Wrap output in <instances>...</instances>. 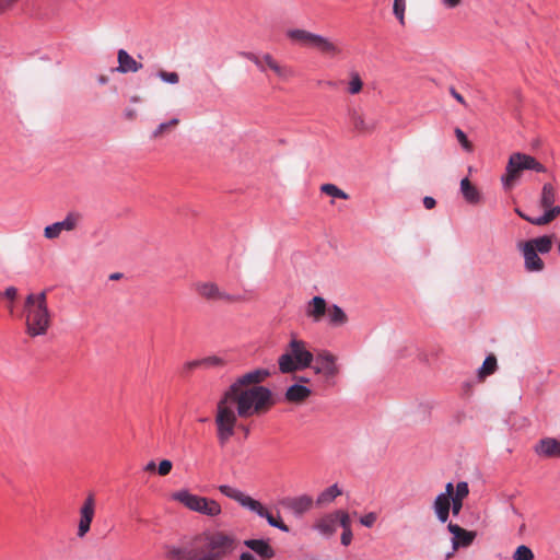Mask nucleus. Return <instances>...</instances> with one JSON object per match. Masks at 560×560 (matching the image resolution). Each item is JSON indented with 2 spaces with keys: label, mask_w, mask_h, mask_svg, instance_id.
Returning a JSON list of instances; mask_svg holds the SVG:
<instances>
[{
  "label": "nucleus",
  "mask_w": 560,
  "mask_h": 560,
  "mask_svg": "<svg viewBox=\"0 0 560 560\" xmlns=\"http://www.w3.org/2000/svg\"><path fill=\"white\" fill-rule=\"evenodd\" d=\"M320 191L323 194H325L327 196H331L334 198H340V199L349 198V195L347 192H345L343 190H341L334 184H323L320 186Z\"/></svg>",
  "instance_id": "473e14b6"
},
{
  "label": "nucleus",
  "mask_w": 560,
  "mask_h": 560,
  "mask_svg": "<svg viewBox=\"0 0 560 560\" xmlns=\"http://www.w3.org/2000/svg\"><path fill=\"white\" fill-rule=\"evenodd\" d=\"M514 560H533L534 553L533 551L525 545H521L516 548L514 555Z\"/></svg>",
  "instance_id": "e433bc0d"
},
{
  "label": "nucleus",
  "mask_w": 560,
  "mask_h": 560,
  "mask_svg": "<svg viewBox=\"0 0 560 560\" xmlns=\"http://www.w3.org/2000/svg\"><path fill=\"white\" fill-rule=\"evenodd\" d=\"M337 526L340 525L342 530L351 529V518L347 511L336 510Z\"/></svg>",
  "instance_id": "c9c22d12"
},
{
  "label": "nucleus",
  "mask_w": 560,
  "mask_h": 560,
  "mask_svg": "<svg viewBox=\"0 0 560 560\" xmlns=\"http://www.w3.org/2000/svg\"><path fill=\"white\" fill-rule=\"evenodd\" d=\"M125 117L128 119V120H133L136 119L137 117V110L133 109V108H127L125 110Z\"/></svg>",
  "instance_id": "5fc2aeb1"
},
{
  "label": "nucleus",
  "mask_w": 560,
  "mask_h": 560,
  "mask_svg": "<svg viewBox=\"0 0 560 560\" xmlns=\"http://www.w3.org/2000/svg\"><path fill=\"white\" fill-rule=\"evenodd\" d=\"M118 71L126 72H137L142 68V65L137 62L126 50L120 49L118 51Z\"/></svg>",
  "instance_id": "4be33fe9"
},
{
  "label": "nucleus",
  "mask_w": 560,
  "mask_h": 560,
  "mask_svg": "<svg viewBox=\"0 0 560 560\" xmlns=\"http://www.w3.org/2000/svg\"><path fill=\"white\" fill-rule=\"evenodd\" d=\"M353 539L352 529L342 530L340 541L343 546H349Z\"/></svg>",
  "instance_id": "a18cd8bd"
},
{
  "label": "nucleus",
  "mask_w": 560,
  "mask_h": 560,
  "mask_svg": "<svg viewBox=\"0 0 560 560\" xmlns=\"http://www.w3.org/2000/svg\"><path fill=\"white\" fill-rule=\"evenodd\" d=\"M455 488L452 482L446 483L445 491L440 493L439 495H444L446 499L451 500L454 495Z\"/></svg>",
  "instance_id": "8fccbe9b"
},
{
  "label": "nucleus",
  "mask_w": 560,
  "mask_h": 560,
  "mask_svg": "<svg viewBox=\"0 0 560 560\" xmlns=\"http://www.w3.org/2000/svg\"><path fill=\"white\" fill-rule=\"evenodd\" d=\"M237 546L234 535L215 532L207 537L206 548L198 550L192 547L174 549L172 556L178 560H222L232 553Z\"/></svg>",
  "instance_id": "f03ea898"
},
{
  "label": "nucleus",
  "mask_w": 560,
  "mask_h": 560,
  "mask_svg": "<svg viewBox=\"0 0 560 560\" xmlns=\"http://www.w3.org/2000/svg\"><path fill=\"white\" fill-rule=\"evenodd\" d=\"M497 370V358L493 354H490L486 358L482 363V366L479 370V376L481 378L491 375Z\"/></svg>",
  "instance_id": "2f4dec72"
},
{
  "label": "nucleus",
  "mask_w": 560,
  "mask_h": 560,
  "mask_svg": "<svg viewBox=\"0 0 560 560\" xmlns=\"http://www.w3.org/2000/svg\"><path fill=\"white\" fill-rule=\"evenodd\" d=\"M179 124L178 118H172L168 121L160 124L152 132L151 138L153 140L161 139L166 133H170L172 130H174Z\"/></svg>",
  "instance_id": "7c9ffc66"
},
{
  "label": "nucleus",
  "mask_w": 560,
  "mask_h": 560,
  "mask_svg": "<svg viewBox=\"0 0 560 560\" xmlns=\"http://www.w3.org/2000/svg\"><path fill=\"white\" fill-rule=\"evenodd\" d=\"M469 494L468 483L460 481L456 485L453 498L464 501Z\"/></svg>",
  "instance_id": "58836bf2"
},
{
  "label": "nucleus",
  "mask_w": 560,
  "mask_h": 560,
  "mask_svg": "<svg viewBox=\"0 0 560 560\" xmlns=\"http://www.w3.org/2000/svg\"><path fill=\"white\" fill-rule=\"evenodd\" d=\"M450 93L457 102H459L463 105H466L464 97L454 88L450 89Z\"/></svg>",
  "instance_id": "864d4df0"
},
{
  "label": "nucleus",
  "mask_w": 560,
  "mask_h": 560,
  "mask_svg": "<svg viewBox=\"0 0 560 560\" xmlns=\"http://www.w3.org/2000/svg\"><path fill=\"white\" fill-rule=\"evenodd\" d=\"M280 503L283 508L290 510L295 515L301 516L312 509L313 499L307 494H303L294 498H284Z\"/></svg>",
  "instance_id": "2eb2a0df"
},
{
  "label": "nucleus",
  "mask_w": 560,
  "mask_h": 560,
  "mask_svg": "<svg viewBox=\"0 0 560 560\" xmlns=\"http://www.w3.org/2000/svg\"><path fill=\"white\" fill-rule=\"evenodd\" d=\"M172 499L179 502L188 510L209 517H215L222 513V508L219 502L211 498L192 494L188 490L174 492Z\"/></svg>",
  "instance_id": "0eeeda50"
},
{
  "label": "nucleus",
  "mask_w": 560,
  "mask_h": 560,
  "mask_svg": "<svg viewBox=\"0 0 560 560\" xmlns=\"http://www.w3.org/2000/svg\"><path fill=\"white\" fill-rule=\"evenodd\" d=\"M95 514V497L90 493L80 509V521L78 525V537L83 538L90 530Z\"/></svg>",
  "instance_id": "ddd939ff"
},
{
  "label": "nucleus",
  "mask_w": 560,
  "mask_h": 560,
  "mask_svg": "<svg viewBox=\"0 0 560 560\" xmlns=\"http://www.w3.org/2000/svg\"><path fill=\"white\" fill-rule=\"evenodd\" d=\"M518 247L523 253L525 260V269L529 272H539L544 270L545 264L542 259L538 256V253L534 250L532 245L520 243Z\"/></svg>",
  "instance_id": "f3484780"
},
{
  "label": "nucleus",
  "mask_w": 560,
  "mask_h": 560,
  "mask_svg": "<svg viewBox=\"0 0 560 560\" xmlns=\"http://www.w3.org/2000/svg\"><path fill=\"white\" fill-rule=\"evenodd\" d=\"M527 170L538 173H545L547 171L546 167L532 155L520 152L511 154L506 165V174L502 178L504 187L511 188L520 178L521 173Z\"/></svg>",
  "instance_id": "6e6552de"
},
{
  "label": "nucleus",
  "mask_w": 560,
  "mask_h": 560,
  "mask_svg": "<svg viewBox=\"0 0 560 560\" xmlns=\"http://www.w3.org/2000/svg\"><path fill=\"white\" fill-rule=\"evenodd\" d=\"M433 511L441 523H446L451 511V500L444 495H438L433 502Z\"/></svg>",
  "instance_id": "b1692460"
},
{
  "label": "nucleus",
  "mask_w": 560,
  "mask_h": 560,
  "mask_svg": "<svg viewBox=\"0 0 560 560\" xmlns=\"http://www.w3.org/2000/svg\"><path fill=\"white\" fill-rule=\"evenodd\" d=\"M349 118L353 130L362 136L372 135L377 127L376 120L368 118L362 112L354 108L349 110Z\"/></svg>",
  "instance_id": "4468645a"
},
{
  "label": "nucleus",
  "mask_w": 560,
  "mask_h": 560,
  "mask_svg": "<svg viewBox=\"0 0 560 560\" xmlns=\"http://www.w3.org/2000/svg\"><path fill=\"white\" fill-rule=\"evenodd\" d=\"M435 205H436V201L434 198L429 197V196L423 198V206L425 207V209L431 210L435 207Z\"/></svg>",
  "instance_id": "603ef678"
},
{
  "label": "nucleus",
  "mask_w": 560,
  "mask_h": 560,
  "mask_svg": "<svg viewBox=\"0 0 560 560\" xmlns=\"http://www.w3.org/2000/svg\"><path fill=\"white\" fill-rule=\"evenodd\" d=\"M406 0H394L393 11L400 24H405Z\"/></svg>",
  "instance_id": "4c0bfd02"
},
{
  "label": "nucleus",
  "mask_w": 560,
  "mask_h": 560,
  "mask_svg": "<svg viewBox=\"0 0 560 560\" xmlns=\"http://www.w3.org/2000/svg\"><path fill=\"white\" fill-rule=\"evenodd\" d=\"M300 381H302V382H308V380H307V378H301Z\"/></svg>",
  "instance_id": "69168bd1"
},
{
  "label": "nucleus",
  "mask_w": 560,
  "mask_h": 560,
  "mask_svg": "<svg viewBox=\"0 0 560 560\" xmlns=\"http://www.w3.org/2000/svg\"><path fill=\"white\" fill-rule=\"evenodd\" d=\"M314 354L310 351L307 343L292 337L287 350L278 359L279 370L281 373H294L312 366Z\"/></svg>",
  "instance_id": "20e7f679"
},
{
  "label": "nucleus",
  "mask_w": 560,
  "mask_h": 560,
  "mask_svg": "<svg viewBox=\"0 0 560 560\" xmlns=\"http://www.w3.org/2000/svg\"><path fill=\"white\" fill-rule=\"evenodd\" d=\"M447 529L453 535L452 546L454 550L462 547H469L476 537L475 532L466 530L457 524L450 523Z\"/></svg>",
  "instance_id": "dca6fc26"
},
{
  "label": "nucleus",
  "mask_w": 560,
  "mask_h": 560,
  "mask_svg": "<svg viewBox=\"0 0 560 560\" xmlns=\"http://www.w3.org/2000/svg\"><path fill=\"white\" fill-rule=\"evenodd\" d=\"M172 462L168 460V459H163L160 464H159V468H158V471L161 476H166L171 472L172 470Z\"/></svg>",
  "instance_id": "37998d69"
},
{
  "label": "nucleus",
  "mask_w": 560,
  "mask_h": 560,
  "mask_svg": "<svg viewBox=\"0 0 560 560\" xmlns=\"http://www.w3.org/2000/svg\"><path fill=\"white\" fill-rule=\"evenodd\" d=\"M197 368H202V364H201V359L200 360H194V361H189V362H186L184 364V370L187 371V372H190Z\"/></svg>",
  "instance_id": "de8ad7c7"
},
{
  "label": "nucleus",
  "mask_w": 560,
  "mask_h": 560,
  "mask_svg": "<svg viewBox=\"0 0 560 560\" xmlns=\"http://www.w3.org/2000/svg\"><path fill=\"white\" fill-rule=\"evenodd\" d=\"M327 302L322 296H314L311 299L305 306V315L314 323H318L323 319L327 312Z\"/></svg>",
  "instance_id": "aec40b11"
},
{
  "label": "nucleus",
  "mask_w": 560,
  "mask_h": 560,
  "mask_svg": "<svg viewBox=\"0 0 560 560\" xmlns=\"http://www.w3.org/2000/svg\"><path fill=\"white\" fill-rule=\"evenodd\" d=\"M534 451L541 457L560 458V442L553 438H544L535 445Z\"/></svg>",
  "instance_id": "6ab92c4d"
},
{
  "label": "nucleus",
  "mask_w": 560,
  "mask_h": 560,
  "mask_svg": "<svg viewBox=\"0 0 560 560\" xmlns=\"http://www.w3.org/2000/svg\"><path fill=\"white\" fill-rule=\"evenodd\" d=\"M326 315L328 316L329 324L332 326H342L348 322L347 314L336 304L327 307Z\"/></svg>",
  "instance_id": "cd10ccee"
},
{
  "label": "nucleus",
  "mask_w": 560,
  "mask_h": 560,
  "mask_svg": "<svg viewBox=\"0 0 560 560\" xmlns=\"http://www.w3.org/2000/svg\"><path fill=\"white\" fill-rule=\"evenodd\" d=\"M82 220L78 212H69L62 221L55 222L44 229V236L47 240H56L62 232L74 231Z\"/></svg>",
  "instance_id": "f8f14e48"
},
{
  "label": "nucleus",
  "mask_w": 560,
  "mask_h": 560,
  "mask_svg": "<svg viewBox=\"0 0 560 560\" xmlns=\"http://www.w3.org/2000/svg\"><path fill=\"white\" fill-rule=\"evenodd\" d=\"M195 293L208 303L233 304L243 301L241 295L230 294L214 281H197L192 284Z\"/></svg>",
  "instance_id": "1a4fd4ad"
},
{
  "label": "nucleus",
  "mask_w": 560,
  "mask_h": 560,
  "mask_svg": "<svg viewBox=\"0 0 560 560\" xmlns=\"http://www.w3.org/2000/svg\"><path fill=\"white\" fill-rule=\"evenodd\" d=\"M517 214L525 220L527 218L524 212H521L520 210H516Z\"/></svg>",
  "instance_id": "e2e57ef3"
},
{
  "label": "nucleus",
  "mask_w": 560,
  "mask_h": 560,
  "mask_svg": "<svg viewBox=\"0 0 560 560\" xmlns=\"http://www.w3.org/2000/svg\"><path fill=\"white\" fill-rule=\"evenodd\" d=\"M243 56L252 61L260 72L266 73L267 70H270L282 81H289L295 74L294 70L290 66L281 65L269 52L261 55L244 52Z\"/></svg>",
  "instance_id": "9d476101"
},
{
  "label": "nucleus",
  "mask_w": 560,
  "mask_h": 560,
  "mask_svg": "<svg viewBox=\"0 0 560 560\" xmlns=\"http://www.w3.org/2000/svg\"><path fill=\"white\" fill-rule=\"evenodd\" d=\"M14 0H0V10L12 3Z\"/></svg>",
  "instance_id": "13d9d810"
},
{
  "label": "nucleus",
  "mask_w": 560,
  "mask_h": 560,
  "mask_svg": "<svg viewBox=\"0 0 560 560\" xmlns=\"http://www.w3.org/2000/svg\"><path fill=\"white\" fill-rule=\"evenodd\" d=\"M131 101H132L133 103L140 102V96H132V97H131Z\"/></svg>",
  "instance_id": "680f3d73"
},
{
  "label": "nucleus",
  "mask_w": 560,
  "mask_h": 560,
  "mask_svg": "<svg viewBox=\"0 0 560 560\" xmlns=\"http://www.w3.org/2000/svg\"><path fill=\"white\" fill-rule=\"evenodd\" d=\"M463 502L464 501H462V500L451 498V510H452L453 515H458L460 513V510L463 508Z\"/></svg>",
  "instance_id": "c03bdc74"
},
{
  "label": "nucleus",
  "mask_w": 560,
  "mask_h": 560,
  "mask_svg": "<svg viewBox=\"0 0 560 560\" xmlns=\"http://www.w3.org/2000/svg\"><path fill=\"white\" fill-rule=\"evenodd\" d=\"M560 215V207L545 210V213L538 218H525L526 221L535 225H546Z\"/></svg>",
  "instance_id": "c756f323"
},
{
  "label": "nucleus",
  "mask_w": 560,
  "mask_h": 560,
  "mask_svg": "<svg viewBox=\"0 0 560 560\" xmlns=\"http://www.w3.org/2000/svg\"><path fill=\"white\" fill-rule=\"evenodd\" d=\"M460 192L470 205H477L481 201L479 189L467 177L460 180Z\"/></svg>",
  "instance_id": "412c9836"
},
{
  "label": "nucleus",
  "mask_w": 560,
  "mask_h": 560,
  "mask_svg": "<svg viewBox=\"0 0 560 560\" xmlns=\"http://www.w3.org/2000/svg\"><path fill=\"white\" fill-rule=\"evenodd\" d=\"M244 544L265 559H270L275 556V551L271 546L262 539H248L245 540Z\"/></svg>",
  "instance_id": "393cba45"
},
{
  "label": "nucleus",
  "mask_w": 560,
  "mask_h": 560,
  "mask_svg": "<svg viewBox=\"0 0 560 560\" xmlns=\"http://www.w3.org/2000/svg\"><path fill=\"white\" fill-rule=\"evenodd\" d=\"M240 560H255L253 555H250L249 552H244L241 555V558Z\"/></svg>",
  "instance_id": "4d7b16f0"
},
{
  "label": "nucleus",
  "mask_w": 560,
  "mask_h": 560,
  "mask_svg": "<svg viewBox=\"0 0 560 560\" xmlns=\"http://www.w3.org/2000/svg\"><path fill=\"white\" fill-rule=\"evenodd\" d=\"M341 494L342 491L338 488V486L332 485L319 493L316 500V504L319 506L329 504Z\"/></svg>",
  "instance_id": "c85d7f7f"
},
{
  "label": "nucleus",
  "mask_w": 560,
  "mask_h": 560,
  "mask_svg": "<svg viewBox=\"0 0 560 560\" xmlns=\"http://www.w3.org/2000/svg\"><path fill=\"white\" fill-rule=\"evenodd\" d=\"M8 308L10 311V313L12 314L13 313V308H14L13 302L10 301V303L8 305Z\"/></svg>",
  "instance_id": "052dcab7"
},
{
  "label": "nucleus",
  "mask_w": 560,
  "mask_h": 560,
  "mask_svg": "<svg viewBox=\"0 0 560 560\" xmlns=\"http://www.w3.org/2000/svg\"><path fill=\"white\" fill-rule=\"evenodd\" d=\"M106 81H107V78H106V77H101V78H100V82H101V83H106Z\"/></svg>",
  "instance_id": "0e129e2a"
},
{
  "label": "nucleus",
  "mask_w": 560,
  "mask_h": 560,
  "mask_svg": "<svg viewBox=\"0 0 560 560\" xmlns=\"http://www.w3.org/2000/svg\"><path fill=\"white\" fill-rule=\"evenodd\" d=\"M155 468H156L155 463H154V462H150V463H148V464H147V466L144 467V470H145V471H154V470H155Z\"/></svg>",
  "instance_id": "6e6d98bb"
},
{
  "label": "nucleus",
  "mask_w": 560,
  "mask_h": 560,
  "mask_svg": "<svg viewBox=\"0 0 560 560\" xmlns=\"http://www.w3.org/2000/svg\"><path fill=\"white\" fill-rule=\"evenodd\" d=\"M201 364L203 369H218L225 366L226 361L222 357L210 355L201 359Z\"/></svg>",
  "instance_id": "f704fd0d"
},
{
  "label": "nucleus",
  "mask_w": 560,
  "mask_h": 560,
  "mask_svg": "<svg viewBox=\"0 0 560 560\" xmlns=\"http://www.w3.org/2000/svg\"><path fill=\"white\" fill-rule=\"evenodd\" d=\"M442 4L447 9H454L462 3V0H441Z\"/></svg>",
  "instance_id": "3c124183"
},
{
  "label": "nucleus",
  "mask_w": 560,
  "mask_h": 560,
  "mask_svg": "<svg viewBox=\"0 0 560 560\" xmlns=\"http://www.w3.org/2000/svg\"><path fill=\"white\" fill-rule=\"evenodd\" d=\"M363 89V81L358 72L350 73V81L348 83V92L352 95L359 94Z\"/></svg>",
  "instance_id": "72a5a7b5"
},
{
  "label": "nucleus",
  "mask_w": 560,
  "mask_h": 560,
  "mask_svg": "<svg viewBox=\"0 0 560 560\" xmlns=\"http://www.w3.org/2000/svg\"><path fill=\"white\" fill-rule=\"evenodd\" d=\"M455 136H456L457 140L459 141V143L462 144V147L466 151H471L472 150L471 142L467 139L466 135L464 133V131L462 129L456 128L455 129Z\"/></svg>",
  "instance_id": "a19ab883"
},
{
  "label": "nucleus",
  "mask_w": 560,
  "mask_h": 560,
  "mask_svg": "<svg viewBox=\"0 0 560 560\" xmlns=\"http://www.w3.org/2000/svg\"><path fill=\"white\" fill-rule=\"evenodd\" d=\"M268 375L260 369L247 372L233 382L218 400L214 423L221 446L235 434L238 418L261 417L275 406L272 392L259 385Z\"/></svg>",
  "instance_id": "f257e3e1"
},
{
  "label": "nucleus",
  "mask_w": 560,
  "mask_h": 560,
  "mask_svg": "<svg viewBox=\"0 0 560 560\" xmlns=\"http://www.w3.org/2000/svg\"><path fill=\"white\" fill-rule=\"evenodd\" d=\"M26 334L30 337L44 336L50 327L51 314L47 304V291L31 293L24 303Z\"/></svg>",
  "instance_id": "7ed1b4c3"
},
{
  "label": "nucleus",
  "mask_w": 560,
  "mask_h": 560,
  "mask_svg": "<svg viewBox=\"0 0 560 560\" xmlns=\"http://www.w3.org/2000/svg\"><path fill=\"white\" fill-rule=\"evenodd\" d=\"M467 419V413L464 410L456 411L453 416V420L457 424H462Z\"/></svg>",
  "instance_id": "09e8293b"
},
{
  "label": "nucleus",
  "mask_w": 560,
  "mask_h": 560,
  "mask_svg": "<svg viewBox=\"0 0 560 560\" xmlns=\"http://www.w3.org/2000/svg\"><path fill=\"white\" fill-rule=\"evenodd\" d=\"M525 244L532 245L535 252L538 254H547L552 248L553 236L544 235L529 241L524 242Z\"/></svg>",
  "instance_id": "bb28decb"
},
{
  "label": "nucleus",
  "mask_w": 560,
  "mask_h": 560,
  "mask_svg": "<svg viewBox=\"0 0 560 560\" xmlns=\"http://www.w3.org/2000/svg\"><path fill=\"white\" fill-rule=\"evenodd\" d=\"M311 394L312 392L310 388L300 384H294L287 389L285 399L290 402L300 404L307 399Z\"/></svg>",
  "instance_id": "5701e85b"
},
{
  "label": "nucleus",
  "mask_w": 560,
  "mask_h": 560,
  "mask_svg": "<svg viewBox=\"0 0 560 560\" xmlns=\"http://www.w3.org/2000/svg\"><path fill=\"white\" fill-rule=\"evenodd\" d=\"M285 36L292 44L317 49L329 57H336L341 52L339 46L328 38L303 28H289L285 32Z\"/></svg>",
  "instance_id": "423d86ee"
},
{
  "label": "nucleus",
  "mask_w": 560,
  "mask_h": 560,
  "mask_svg": "<svg viewBox=\"0 0 560 560\" xmlns=\"http://www.w3.org/2000/svg\"><path fill=\"white\" fill-rule=\"evenodd\" d=\"M558 249H559V252H560V241L558 242Z\"/></svg>",
  "instance_id": "338daca9"
},
{
  "label": "nucleus",
  "mask_w": 560,
  "mask_h": 560,
  "mask_svg": "<svg viewBox=\"0 0 560 560\" xmlns=\"http://www.w3.org/2000/svg\"><path fill=\"white\" fill-rule=\"evenodd\" d=\"M1 295H2V294L0 293V296H1Z\"/></svg>",
  "instance_id": "774afa93"
},
{
  "label": "nucleus",
  "mask_w": 560,
  "mask_h": 560,
  "mask_svg": "<svg viewBox=\"0 0 560 560\" xmlns=\"http://www.w3.org/2000/svg\"><path fill=\"white\" fill-rule=\"evenodd\" d=\"M159 78L170 84H177L179 82V75L177 72H168L165 70H160L158 72Z\"/></svg>",
  "instance_id": "ea45409f"
},
{
  "label": "nucleus",
  "mask_w": 560,
  "mask_h": 560,
  "mask_svg": "<svg viewBox=\"0 0 560 560\" xmlns=\"http://www.w3.org/2000/svg\"><path fill=\"white\" fill-rule=\"evenodd\" d=\"M3 295L11 302H13L18 296V289L15 287H9L4 291Z\"/></svg>",
  "instance_id": "49530a36"
},
{
  "label": "nucleus",
  "mask_w": 560,
  "mask_h": 560,
  "mask_svg": "<svg viewBox=\"0 0 560 560\" xmlns=\"http://www.w3.org/2000/svg\"><path fill=\"white\" fill-rule=\"evenodd\" d=\"M219 490L222 494L235 500L243 508L256 513L260 517L266 518L270 526L279 528L284 533H288L290 530L289 526L283 523L279 515L275 516L259 501L253 499L252 497L245 494L244 492L226 485L220 486Z\"/></svg>",
  "instance_id": "39448f33"
},
{
  "label": "nucleus",
  "mask_w": 560,
  "mask_h": 560,
  "mask_svg": "<svg viewBox=\"0 0 560 560\" xmlns=\"http://www.w3.org/2000/svg\"><path fill=\"white\" fill-rule=\"evenodd\" d=\"M377 520V515L374 512L366 513L360 518V523L365 527H372Z\"/></svg>",
  "instance_id": "79ce46f5"
},
{
  "label": "nucleus",
  "mask_w": 560,
  "mask_h": 560,
  "mask_svg": "<svg viewBox=\"0 0 560 560\" xmlns=\"http://www.w3.org/2000/svg\"><path fill=\"white\" fill-rule=\"evenodd\" d=\"M313 528L325 538L332 537L337 532V518L335 511L318 517L313 524Z\"/></svg>",
  "instance_id": "a211bd4d"
},
{
  "label": "nucleus",
  "mask_w": 560,
  "mask_h": 560,
  "mask_svg": "<svg viewBox=\"0 0 560 560\" xmlns=\"http://www.w3.org/2000/svg\"><path fill=\"white\" fill-rule=\"evenodd\" d=\"M314 360L315 364L312 366L314 373L322 375L327 383L331 384L340 373L338 358L327 350H320L314 355Z\"/></svg>",
  "instance_id": "9b49d317"
},
{
  "label": "nucleus",
  "mask_w": 560,
  "mask_h": 560,
  "mask_svg": "<svg viewBox=\"0 0 560 560\" xmlns=\"http://www.w3.org/2000/svg\"><path fill=\"white\" fill-rule=\"evenodd\" d=\"M120 277H121L120 273H113V275H110L109 279L110 280H118V279H120Z\"/></svg>",
  "instance_id": "bf43d9fd"
},
{
  "label": "nucleus",
  "mask_w": 560,
  "mask_h": 560,
  "mask_svg": "<svg viewBox=\"0 0 560 560\" xmlns=\"http://www.w3.org/2000/svg\"><path fill=\"white\" fill-rule=\"evenodd\" d=\"M556 198H557V190H556L555 186L549 183L545 184L542 186L540 200H539L540 207L544 208L545 210L551 209V208H557L558 206L555 205Z\"/></svg>",
  "instance_id": "a878e982"
}]
</instances>
